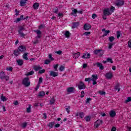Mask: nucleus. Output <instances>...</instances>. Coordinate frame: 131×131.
I'll use <instances>...</instances> for the list:
<instances>
[{
  "label": "nucleus",
  "mask_w": 131,
  "mask_h": 131,
  "mask_svg": "<svg viewBox=\"0 0 131 131\" xmlns=\"http://www.w3.org/2000/svg\"><path fill=\"white\" fill-rule=\"evenodd\" d=\"M79 117H80V118L82 119V118H83V117H84V113H83V112L79 113Z\"/></svg>",
  "instance_id": "obj_33"
},
{
  "label": "nucleus",
  "mask_w": 131,
  "mask_h": 131,
  "mask_svg": "<svg viewBox=\"0 0 131 131\" xmlns=\"http://www.w3.org/2000/svg\"><path fill=\"white\" fill-rule=\"evenodd\" d=\"M108 39L111 42H112L115 39V38H114V36H110L108 37Z\"/></svg>",
  "instance_id": "obj_43"
},
{
  "label": "nucleus",
  "mask_w": 131,
  "mask_h": 131,
  "mask_svg": "<svg viewBox=\"0 0 131 131\" xmlns=\"http://www.w3.org/2000/svg\"><path fill=\"white\" fill-rule=\"evenodd\" d=\"M28 19V17H20V18H17L16 20L15 21L16 23H18V22H20L21 20H27Z\"/></svg>",
  "instance_id": "obj_18"
},
{
  "label": "nucleus",
  "mask_w": 131,
  "mask_h": 131,
  "mask_svg": "<svg viewBox=\"0 0 131 131\" xmlns=\"http://www.w3.org/2000/svg\"><path fill=\"white\" fill-rule=\"evenodd\" d=\"M64 35L67 38H69L70 37V35H71V33H70L69 31H66L64 33Z\"/></svg>",
  "instance_id": "obj_25"
},
{
  "label": "nucleus",
  "mask_w": 131,
  "mask_h": 131,
  "mask_svg": "<svg viewBox=\"0 0 131 131\" xmlns=\"http://www.w3.org/2000/svg\"><path fill=\"white\" fill-rule=\"evenodd\" d=\"M27 113H30L31 112V105H29L28 107H27Z\"/></svg>",
  "instance_id": "obj_37"
},
{
  "label": "nucleus",
  "mask_w": 131,
  "mask_h": 131,
  "mask_svg": "<svg viewBox=\"0 0 131 131\" xmlns=\"http://www.w3.org/2000/svg\"><path fill=\"white\" fill-rule=\"evenodd\" d=\"M120 85V84H119V83H117L115 86V90L116 91H117L118 90V92H119V91H120V88H119Z\"/></svg>",
  "instance_id": "obj_28"
},
{
  "label": "nucleus",
  "mask_w": 131,
  "mask_h": 131,
  "mask_svg": "<svg viewBox=\"0 0 131 131\" xmlns=\"http://www.w3.org/2000/svg\"><path fill=\"white\" fill-rule=\"evenodd\" d=\"M101 124H103V120L98 119L94 123V126L96 128H98Z\"/></svg>",
  "instance_id": "obj_8"
},
{
  "label": "nucleus",
  "mask_w": 131,
  "mask_h": 131,
  "mask_svg": "<svg viewBox=\"0 0 131 131\" xmlns=\"http://www.w3.org/2000/svg\"><path fill=\"white\" fill-rule=\"evenodd\" d=\"M51 61L49 59H46L45 60L44 64H46V65H48V64H50L51 63Z\"/></svg>",
  "instance_id": "obj_41"
},
{
  "label": "nucleus",
  "mask_w": 131,
  "mask_h": 131,
  "mask_svg": "<svg viewBox=\"0 0 131 131\" xmlns=\"http://www.w3.org/2000/svg\"><path fill=\"white\" fill-rule=\"evenodd\" d=\"M80 98H83L84 97V91H82L81 92V95L80 96Z\"/></svg>",
  "instance_id": "obj_54"
},
{
  "label": "nucleus",
  "mask_w": 131,
  "mask_h": 131,
  "mask_svg": "<svg viewBox=\"0 0 131 131\" xmlns=\"http://www.w3.org/2000/svg\"><path fill=\"white\" fill-rule=\"evenodd\" d=\"M34 74V71H32L29 72V73H28L27 75V76H29L30 75H33Z\"/></svg>",
  "instance_id": "obj_44"
},
{
  "label": "nucleus",
  "mask_w": 131,
  "mask_h": 131,
  "mask_svg": "<svg viewBox=\"0 0 131 131\" xmlns=\"http://www.w3.org/2000/svg\"><path fill=\"white\" fill-rule=\"evenodd\" d=\"M96 65H97V67H99L100 70H104L105 67H104V66H103V64L100 62H97L96 63Z\"/></svg>",
  "instance_id": "obj_17"
},
{
  "label": "nucleus",
  "mask_w": 131,
  "mask_h": 131,
  "mask_svg": "<svg viewBox=\"0 0 131 131\" xmlns=\"http://www.w3.org/2000/svg\"><path fill=\"white\" fill-rule=\"evenodd\" d=\"M25 51H26V47L21 45L19 46L17 50H14L13 54L15 57H18L21 53H23V52H25Z\"/></svg>",
  "instance_id": "obj_1"
},
{
  "label": "nucleus",
  "mask_w": 131,
  "mask_h": 131,
  "mask_svg": "<svg viewBox=\"0 0 131 131\" xmlns=\"http://www.w3.org/2000/svg\"><path fill=\"white\" fill-rule=\"evenodd\" d=\"M109 115L110 117L113 118V117H115V116H116V112H115V111L112 110L110 112Z\"/></svg>",
  "instance_id": "obj_16"
},
{
  "label": "nucleus",
  "mask_w": 131,
  "mask_h": 131,
  "mask_svg": "<svg viewBox=\"0 0 131 131\" xmlns=\"http://www.w3.org/2000/svg\"><path fill=\"white\" fill-rule=\"evenodd\" d=\"M22 84L27 88L30 85V81H29V78L28 77L24 78L22 81Z\"/></svg>",
  "instance_id": "obj_4"
},
{
  "label": "nucleus",
  "mask_w": 131,
  "mask_h": 131,
  "mask_svg": "<svg viewBox=\"0 0 131 131\" xmlns=\"http://www.w3.org/2000/svg\"><path fill=\"white\" fill-rule=\"evenodd\" d=\"M42 83V77H40L38 82V84H40Z\"/></svg>",
  "instance_id": "obj_52"
},
{
  "label": "nucleus",
  "mask_w": 131,
  "mask_h": 131,
  "mask_svg": "<svg viewBox=\"0 0 131 131\" xmlns=\"http://www.w3.org/2000/svg\"><path fill=\"white\" fill-rule=\"evenodd\" d=\"M131 101V97H129L127 98V99L125 101V103H128Z\"/></svg>",
  "instance_id": "obj_51"
},
{
  "label": "nucleus",
  "mask_w": 131,
  "mask_h": 131,
  "mask_svg": "<svg viewBox=\"0 0 131 131\" xmlns=\"http://www.w3.org/2000/svg\"><path fill=\"white\" fill-rule=\"evenodd\" d=\"M1 99L2 101H3V102H6V101H8V98L5 96H4V94H2V96H1Z\"/></svg>",
  "instance_id": "obj_29"
},
{
  "label": "nucleus",
  "mask_w": 131,
  "mask_h": 131,
  "mask_svg": "<svg viewBox=\"0 0 131 131\" xmlns=\"http://www.w3.org/2000/svg\"><path fill=\"white\" fill-rule=\"evenodd\" d=\"M86 67H88V64L86 63H83V66H82V68L83 69H85V68H86Z\"/></svg>",
  "instance_id": "obj_62"
},
{
  "label": "nucleus",
  "mask_w": 131,
  "mask_h": 131,
  "mask_svg": "<svg viewBox=\"0 0 131 131\" xmlns=\"http://www.w3.org/2000/svg\"><path fill=\"white\" fill-rule=\"evenodd\" d=\"M108 33H110V30L105 31V33H104L103 35H102V37H104V36H107V35H108Z\"/></svg>",
  "instance_id": "obj_35"
},
{
  "label": "nucleus",
  "mask_w": 131,
  "mask_h": 131,
  "mask_svg": "<svg viewBox=\"0 0 131 131\" xmlns=\"http://www.w3.org/2000/svg\"><path fill=\"white\" fill-rule=\"evenodd\" d=\"M45 72H46V70L45 69H42V70H40L38 73V74H42V73H45Z\"/></svg>",
  "instance_id": "obj_42"
},
{
  "label": "nucleus",
  "mask_w": 131,
  "mask_h": 131,
  "mask_svg": "<svg viewBox=\"0 0 131 131\" xmlns=\"http://www.w3.org/2000/svg\"><path fill=\"white\" fill-rule=\"evenodd\" d=\"M112 47H113V43H110L109 46H108L109 50H111V49H112Z\"/></svg>",
  "instance_id": "obj_61"
},
{
  "label": "nucleus",
  "mask_w": 131,
  "mask_h": 131,
  "mask_svg": "<svg viewBox=\"0 0 131 131\" xmlns=\"http://www.w3.org/2000/svg\"><path fill=\"white\" fill-rule=\"evenodd\" d=\"M16 62L18 66H22V65H23V63H24V61H23V60L22 59H18L16 60Z\"/></svg>",
  "instance_id": "obj_24"
},
{
  "label": "nucleus",
  "mask_w": 131,
  "mask_h": 131,
  "mask_svg": "<svg viewBox=\"0 0 131 131\" xmlns=\"http://www.w3.org/2000/svg\"><path fill=\"white\" fill-rule=\"evenodd\" d=\"M98 79L97 75H92V80H97Z\"/></svg>",
  "instance_id": "obj_36"
},
{
  "label": "nucleus",
  "mask_w": 131,
  "mask_h": 131,
  "mask_svg": "<svg viewBox=\"0 0 131 131\" xmlns=\"http://www.w3.org/2000/svg\"><path fill=\"white\" fill-rule=\"evenodd\" d=\"M73 91H74V87H69L67 89L68 93H74Z\"/></svg>",
  "instance_id": "obj_26"
},
{
  "label": "nucleus",
  "mask_w": 131,
  "mask_h": 131,
  "mask_svg": "<svg viewBox=\"0 0 131 131\" xmlns=\"http://www.w3.org/2000/svg\"><path fill=\"white\" fill-rule=\"evenodd\" d=\"M93 80L92 78H85V81H88V82H90Z\"/></svg>",
  "instance_id": "obj_45"
},
{
  "label": "nucleus",
  "mask_w": 131,
  "mask_h": 131,
  "mask_svg": "<svg viewBox=\"0 0 131 131\" xmlns=\"http://www.w3.org/2000/svg\"><path fill=\"white\" fill-rule=\"evenodd\" d=\"M59 12V10H58V8H55L54 10V12L55 13V14H58V12Z\"/></svg>",
  "instance_id": "obj_55"
},
{
  "label": "nucleus",
  "mask_w": 131,
  "mask_h": 131,
  "mask_svg": "<svg viewBox=\"0 0 131 131\" xmlns=\"http://www.w3.org/2000/svg\"><path fill=\"white\" fill-rule=\"evenodd\" d=\"M7 70H8V71H11V72H12V71H13V68H12V67H9V68H7Z\"/></svg>",
  "instance_id": "obj_60"
},
{
  "label": "nucleus",
  "mask_w": 131,
  "mask_h": 131,
  "mask_svg": "<svg viewBox=\"0 0 131 131\" xmlns=\"http://www.w3.org/2000/svg\"><path fill=\"white\" fill-rule=\"evenodd\" d=\"M27 126V122H25L21 124L22 128H25Z\"/></svg>",
  "instance_id": "obj_39"
},
{
  "label": "nucleus",
  "mask_w": 131,
  "mask_h": 131,
  "mask_svg": "<svg viewBox=\"0 0 131 131\" xmlns=\"http://www.w3.org/2000/svg\"><path fill=\"white\" fill-rule=\"evenodd\" d=\"M91 100H92V98H87L86 101V104H89L90 103V102H91Z\"/></svg>",
  "instance_id": "obj_58"
},
{
  "label": "nucleus",
  "mask_w": 131,
  "mask_h": 131,
  "mask_svg": "<svg viewBox=\"0 0 131 131\" xmlns=\"http://www.w3.org/2000/svg\"><path fill=\"white\" fill-rule=\"evenodd\" d=\"M121 35V33L119 31H117V38H119Z\"/></svg>",
  "instance_id": "obj_40"
},
{
  "label": "nucleus",
  "mask_w": 131,
  "mask_h": 131,
  "mask_svg": "<svg viewBox=\"0 0 131 131\" xmlns=\"http://www.w3.org/2000/svg\"><path fill=\"white\" fill-rule=\"evenodd\" d=\"M34 32H35V33L37 34L36 38H40V37H41V31L40 30H34Z\"/></svg>",
  "instance_id": "obj_12"
},
{
  "label": "nucleus",
  "mask_w": 131,
  "mask_h": 131,
  "mask_svg": "<svg viewBox=\"0 0 131 131\" xmlns=\"http://www.w3.org/2000/svg\"><path fill=\"white\" fill-rule=\"evenodd\" d=\"M0 78L1 79H5L6 81H9L10 77L6 75V73L4 72H1L0 73Z\"/></svg>",
  "instance_id": "obj_6"
},
{
  "label": "nucleus",
  "mask_w": 131,
  "mask_h": 131,
  "mask_svg": "<svg viewBox=\"0 0 131 131\" xmlns=\"http://www.w3.org/2000/svg\"><path fill=\"white\" fill-rule=\"evenodd\" d=\"M79 90H84L85 89V85L83 83L82 81H80V84L78 85Z\"/></svg>",
  "instance_id": "obj_11"
},
{
  "label": "nucleus",
  "mask_w": 131,
  "mask_h": 131,
  "mask_svg": "<svg viewBox=\"0 0 131 131\" xmlns=\"http://www.w3.org/2000/svg\"><path fill=\"white\" fill-rule=\"evenodd\" d=\"M128 48H131V40L128 41Z\"/></svg>",
  "instance_id": "obj_64"
},
{
  "label": "nucleus",
  "mask_w": 131,
  "mask_h": 131,
  "mask_svg": "<svg viewBox=\"0 0 131 131\" xmlns=\"http://www.w3.org/2000/svg\"><path fill=\"white\" fill-rule=\"evenodd\" d=\"M28 56V53H25L24 54V55H23V58L25 59V60H28V57H27V56Z\"/></svg>",
  "instance_id": "obj_32"
},
{
  "label": "nucleus",
  "mask_w": 131,
  "mask_h": 131,
  "mask_svg": "<svg viewBox=\"0 0 131 131\" xmlns=\"http://www.w3.org/2000/svg\"><path fill=\"white\" fill-rule=\"evenodd\" d=\"M84 119L87 122H89V121H91V116H87L86 117H85L84 118Z\"/></svg>",
  "instance_id": "obj_34"
},
{
  "label": "nucleus",
  "mask_w": 131,
  "mask_h": 131,
  "mask_svg": "<svg viewBox=\"0 0 131 131\" xmlns=\"http://www.w3.org/2000/svg\"><path fill=\"white\" fill-rule=\"evenodd\" d=\"M55 102H56V100H55V97H53L50 100V104L54 105V104H55Z\"/></svg>",
  "instance_id": "obj_31"
},
{
  "label": "nucleus",
  "mask_w": 131,
  "mask_h": 131,
  "mask_svg": "<svg viewBox=\"0 0 131 131\" xmlns=\"http://www.w3.org/2000/svg\"><path fill=\"white\" fill-rule=\"evenodd\" d=\"M33 69L35 71L37 72L41 70V69H42V67H40L39 66H34L33 67Z\"/></svg>",
  "instance_id": "obj_19"
},
{
  "label": "nucleus",
  "mask_w": 131,
  "mask_h": 131,
  "mask_svg": "<svg viewBox=\"0 0 131 131\" xmlns=\"http://www.w3.org/2000/svg\"><path fill=\"white\" fill-rule=\"evenodd\" d=\"M115 4L117 7H121V6L124 5V2L122 0H117Z\"/></svg>",
  "instance_id": "obj_9"
},
{
  "label": "nucleus",
  "mask_w": 131,
  "mask_h": 131,
  "mask_svg": "<svg viewBox=\"0 0 131 131\" xmlns=\"http://www.w3.org/2000/svg\"><path fill=\"white\" fill-rule=\"evenodd\" d=\"M46 95V93L43 91H40L37 95L38 98H42L44 96Z\"/></svg>",
  "instance_id": "obj_21"
},
{
  "label": "nucleus",
  "mask_w": 131,
  "mask_h": 131,
  "mask_svg": "<svg viewBox=\"0 0 131 131\" xmlns=\"http://www.w3.org/2000/svg\"><path fill=\"white\" fill-rule=\"evenodd\" d=\"M49 58L50 59L51 61H54V60H55V59L53 58V55L52 54L49 55Z\"/></svg>",
  "instance_id": "obj_47"
},
{
  "label": "nucleus",
  "mask_w": 131,
  "mask_h": 131,
  "mask_svg": "<svg viewBox=\"0 0 131 131\" xmlns=\"http://www.w3.org/2000/svg\"><path fill=\"white\" fill-rule=\"evenodd\" d=\"M60 71H64L65 70V67L61 66L59 68Z\"/></svg>",
  "instance_id": "obj_50"
},
{
  "label": "nucleus",
  "mask_w": 131,
  "mask_h": 131,
  "mask_svg": "<svg viewBox=\"0 0 131 131\" xmlns=\"http://www.w3.org/2000/svg\"><path fill=\"white\" fill-rule=\"evenodd\" d=\"M93 53L95 54V55H98L99 54V56L102 57L103 56V54H104V51H103L102 49L95 50Z\"/></svg>",
  "instance_id": "obj_7"
},
{
  "label": "nucleus",
  "mask_w": 131,
  "mask_h": 131,
  "mask_svg": "<svg viewBox=\"0 0 131 131\" xmlns=\"http://www.w3.org/2000/svg\"><path fill=\"white\" fill-rule=\"evenodd\" d=\"M43 118H44V119H47L48 118V116H47L46 113L43 114Z\"/></svg>",
  "instance_id": "obj_63"
},
{
  "label": "nucleus",
  "mask_w": 131,
  "mask_h": 131,
  "mask_svg": "<svg viewBox=\"0 0 131 131\" xmlns=\"http://www.w3.org/2000/svg\"><path fill=\"white\" fill-rule=\"evenodd\" d=\"M45 26L43 24H41L38 27V29L39 30H41V29L45 28Z\"/></svg>",
  "instance_id": "obj_48"
},
{
  "label": "nucleus",
  "mask_w": 131,
  "mask_h": 131,
  "mask_svg": "<svg viewBox=\"0 0 131 131\" xmlns=\"http://www.w3.org/2000/svg\"><path fill=\"white\" fill-rule=\"evenodd\" d=\"M106 62H110V63L112 64V63H113V60H112V58L108 57L106 59Z\"/></svg>",
  "instance_id": "obj_46"
},
{
  "label": "nucleus",
  "mask_w": 131,
  "mask_h": 131,
  "mask_svg": "<svg viewBox=\"0 0 131 131\" xmlns=\"http://www.w3.org/2000/svg\"><path fill=\"white\" fill-rule=\"evenodd\" d=\"M50 76H52L53 77H56L58 76V72H56L55 71H50Z\"/></svg>",
  "instance_id": "obj_15"
},
{
  "label": "nucleus",
  "mask_w": 131,
  "mask_h": 131,
  "mask_svg": "<svg viewBox=\"0 0 131 131\" xmlns=\"http://www.w3.org/2000/svg\"><path fill=\"white\" fill-rule=\"evenodd\" d=\"M92 28V26L89 24H85L83 26L84 30H90Z\"/></svg>",
  "instance_id": "obj_14"
},
{
  "label": "nucleus",
  "mask_w": 131,
  "mask_h": 131,
  "mask_svg": "<svg viewBox=\"0 0 131 131\" xmlns=\"http://www.w3.org/2000/svg\"><path fill=\"white\" fill-rule=\"evenodd\" d=\"M56 54H57V55H61L63 52H62V51L61 50H59V51H56L55 52Z\"/></svg>",
  "instance_id": "obj_57"
},
{
  "label": "nucleus",
  "mask_w": 131,
  "mask_h": 131,
  "mask_svg": "<svg viewBox=\"0 0 131 131\" xmlns=\"http://www.w3.org/2000/svg\"><path fill=\"white\" fill-rule=\"evenodd\" d=\"M79 56H80V53L79 52H78L73 54V58H75V59H76L79 57Z\"/></svg>",
  "instance_id": "obj_23"
},
{
  "label": "nucleus",
  "mask_w": 131,
  "mask_h": 131,
  "mask_svg": "<svg viewBox=\"0 0 131 131\" xmlns=\"http://www.w3.org/2000/svg\"><path fill=\"white\" fill-rule=\"evenodd\" d=\"M81 58L82 59H90L91 58V54L88 52L84 53Z\"/></svg>",
  "instance_id": "obj_10"
},
{
  "label": "nucleus",
  "mask_w": 131,
  "mask_h": 131,
  "mask_svg": "<svg viewBox=\"0 0 131 131\" xmlns=\"http://www.w3.org/2000/svg\"><path fill=\"white\" fill-rule=\"evenodd\" d=\"M15 12L16 16H19V14L20 13V11L17 10V9H15Z\"/></svg>",
  "instance_id": "obj_59"
},
{
  "label": "nucleus",
  "mask_w": 131,
  "mask_h": 131,
  "mask_svg": "<svg viewBox=\"0 0 131 131\" xmlns=\"http://www.w3.org/2000/svg\"><path fill=\"white\" fill-rule=\"evenodd\" d=\"M79 25V23L78 22H74L73 23V25L72 26V28L74 29V28H77V27Z\"/></svg>",
  "instance_id": "obj_22"
},
{
  "label": "nucleus",
  "mask_w": 131,
  "mask_h": 131,
  "mask_svg": "<svg viewBox=\"0 0 131 131\" xmlns=\"http://www.w3.org/2000/svg\"><path fill=\"white\" fill-rule=\"evenodd\" d=\"M58 66H59V64L54 66L53 68L55 69V71H58Z\"/></svg>",
  "instance_id": "obj_49"
},
{
  "label": "nucleus",
  "mask_w": 131,
  "mask_h": 131,
  "mask_svg": "<svg viewBox=\"0 0 131 131\" xmlns=\"http://www.w3.org/2000/svg\"><path fill=\"white\" fill-rule=\"evenodd\" d=\"M66 110L67 112V113L69 114L70 113V106H67L66 105Z\"/></svg>",
  "instance_id": "obj_38"
},
{
  "label": "nucleus",
  "mask_w": 131,
  "mask_h": 131,
  "mask_svg": "<svg viewBox=\"0 0 131 131\" xmlns=\"http://www.w3.org/2000/svg\"><path fill=\"white\" fill-rule=\"evenodd\" d=\"M90 34H91V32H86L83 33V35H85V36H88Z\"/></svg>",
  "instance_id": "obj_53"
},
{
  "label": "nucleus",
  "mask_w": 131,
  "mask_h": 131,
  "mask_svg": "<svg viewBox=\"0 0 131 131\" xmlns=\"http://www.w3.org/2000/svg\"><path fill=\"white\" fill-rule=\"evenodd\" d=\"M56 124V122L53 121V122H50L49 123V124L47 125V126L50 128H53L54 127V125Z\"/></svg>",
  "instance_id": "obj_20"
},
{
  "label": "nucleus",
  "mask_w": 131,
  "mask_h": 131,
  "mask_svg": "<svg viewBox=\"0 0 131 131\" xmlns=\"http://www.w3.org/2000/svg\"><path fill=\"white\" fill-rule=\"evenodd\" d=\"M27 1L28 0H21L20 2V5L21 7H24L25 4H26Z\"/></svg>",
  "instance_id": "obj_27"
},
{
  "label": "nucleus",
  "mask_w": 131,
  "mask_h": 131,
  "mask_svg": "<svg viewBox=\"0 0 131 131\" xmlns=\"http://www.w3.org/2000/svg\"><path fill=\"white\" fill-rule=\"evenodd\" d=\"M72 12L71 15L73 16H75L76 17L77 16V14H79V15H82V13H83V10L81 9L80 10H77V9H75L74 8H71Z\"/></svg>",
  "instance_id": "obj_3"
},
{
  "label": "nucleus",
  "mask_w": 131,
  "mask_h": 131,
  "mask_svg": "<svg viewBox=\"0 0 131 131\" xmlns=\"http://www.w3.org/2000/svg\"><path fill=\"white\" fill-rule=\"evenodd\" d=\"M115 10V7L113 6H112L110 9L105 8L103 10V15H104V16H110V15L114 12Z\"/></svg>",
  "instance_id": "obj_2"
},
{
  "label": "nucleus",
  "mask_w": 131,
  "mask_h": 131,
  "mask_svg": "<svg viewBox=\"0 0 131 131\" xmlns=\"http://www.w3.org/2000/svg\"><path fill=\"white\" fill-rule=\"evenodd\" d=\"M38 7H39V4L37 3H34L33 5V8L34 10L38 9Z\"/></svg>",
  "instance_id": "obj_30"
},
{
  "label": "nucleus",
  "mask_w": 131,
  "mask_h": 131,
  "mask_svg": "<svg viewBox=\"0 0 131 131\" xmlns=\"http://www.w3.org/2000/svg\"><path fill=\"white\" fill-rule=\"evenodd\" d=\"M105 77L107 79H112V77H113V75L112 72H108L106 73Z\"/></svg>",
  "instance_id": "obj_13"
},
{
  "label": "nucleus",
  "mask_w": 131,
  "mask_h": 131,
  "mask_svg": "<svg viewBox=\"0 0 131 131\" xmlns=\"http://www.w3.org/2000/svg\"><path fill=\"white\" fill-rule=\"evenodd\" d=\"M23 30H25L24 26H19V30L18 31V34H19L20 37H25L26 36V34L23 33V32H22Z\"/></svg>",
  "instance_id": "obj_5"
},
{
  "label": "nucleus",
  "mask_w": 131,
  "mask_h": 131,
  "mask_svg": "<svg viewBox=\"0 0 131 131\" xmlns=\"http://www.w3.org/2000/svg\"><path fill=\"white\" fill-rule=\"evenodd\" d=\"M99 94L102 95V96H105L106 95V92L104 91H99Z\"/></svg>",
  "instance_id": "obj_56"
}]
</instances>
